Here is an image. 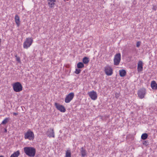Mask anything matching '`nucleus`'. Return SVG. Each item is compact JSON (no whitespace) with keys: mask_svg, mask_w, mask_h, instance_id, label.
Returning <instances> with one entry per match:
<instances>
[{"mask_svg":"<svg viewBox=\"0 0 157 157\" xmlns=\"http://www.w3.org/2000/svg\"><path fill=\"white\" fill-rule=\"evenodd\" d=\"M146 94V90L145 88L140 89L138 92V95L140 98L142 99L143 98Z\"/></svg>","mask_w":157,"mask_h":157,"instance_id":"7","label":"nucleus"},{"mask_svg":"<svg viewBox=\"0 0 157 157\" xmlns=\"http://www.w3.org/2000/svg\"><path fill=\"white\" fill-rule=\"evenodd\" d=\"M10 118H6L2 122L1 124H5L9 121Z\"/></svg>","mask_w":157,"mask_h":157,"instance_id":"22","label":"nucleus"},{"mask_svg":"<svg viewBox=\"0 0 157 157\" xmlns=\"http://www.w3.org/2000/svg\"><path fill=\"white\" fill-rule=\"evenodd\" d=\"M47 134L48 136L50 137H55L54 132L53 129H50L49 130H48Z\"/></svg>","mask_w":157,"mask_h":157,"instance_id":"11","label":"nucleus"},{"mask_svg":"<svg viewBox=\"0 0 157 157\" xmlns=\"http://www.w3.org/2000/svg\"><path fill=\"white\" fill-rule=\"evenodd\" d=\"M120 75L121 77L125 76L126 75V72L125 70L122 69L119 71Z\"/></svg>","mask_w":157,"mask_h":157,"instance_id":"16","label":"nucleus"},{"mask_svg":"<svg viewBox=\"0 0 157 157\" xmlns=\"http://www.w3.org/2000/svg\"><path fill=\"white\" fill-rule=\"evenodd\" d=\"M80 153L82 157H84L86 155V151L82 147L80 149Z\"/></svg>","mask_w":157,"mask_h":157,"instance_id":"15","label":"nucleus"},{"mask_svg":"<svg viewBox=\"0 0 157 157\" xmlns=\"http://www.w3.org/2000/svg\"><path fill=\"white\" fill-rule=\"evenodd\" d=\"M13 114L14 115L16 116V115H17L18 114V113H13Z\"/></svg>","mask_w":157,"mask_h":157,"instance_id":"30","label":"nucleus"},{"mask_svg":"<svg viewBox=\"0 0 157 157\" xmlns=\"http://www.w3.org/2000/svg\"><path fill=\"white\" fill-rule=\"evenodd\" d=\"M140 43L141 42L140 41H138L137 42L136 46L138 48L139 47L140 45Z\"/></svg>","mask_w":157,"mask_h":157,"instance_id":"27","label":"nucleus"},{"mask_svg":"<svg viewBox=\"0 0 157 157\" xmlns=\"http://www.w3.org/2000/svg\"><path fill=\"white\" fill-rule=\"evenodd\" d=\"M64 0L65 1H66V0Z\"/></svg>","mask_w":157,"mask_h":157,"instance_id":"34","label":"nucleus"},{"mask_svg":"<svg viewBox=\"0 0 157 157\" xmlns=\"http://www.w3.org/2000/svg\"><path fill=\"white\" fill-rule=\"evenodd\" d=\"M48 4L49 7L51 8H53L54 6V5L55 4V3L52 2H50V1H48Z\"/></svg>","mask_w":157,"mask_h":157,"instance_id":"20","label":"nucleus"},{"mask_svg":"<svg viewBox=\"0 0 157 157\" xmlns=\"http://www.w3.org/2000/svg\"><path fill=\"white\" fill-rule=\"evenodd\" d=\"M24 138L25 139H28L29 140H33L34 139V136L33 132L30 130H29L25 133Z\"/></svg>","mask_w":157,"mask_h":157,"instance_id":"4","label":"nucleus"},{"mask_svg":"<svg viewBox=\"0 0 157 157\" xmlns=\"http://www.w3.org/2000/svg\"><path fill=\"white\" fill-rule=\"evenodd\" d=\"M143 144L144 145L146 146H147L148 145V144H147V142L146 141H144L143 142Z\"/></svg>","mask_w":157,"mask_h":157,"instance_id":"26","label":"nucleus"},{"mask_svg":"<svg viewBox=\"0 0 157 157\" xmlns=\"http://www.w3.org/2000/svg\"><path fill=\"white\" fill-rule=\"evenodd\" d=\"M151 85V87L153 89L157 90V84L155 81H152Z\"/></svg>","mask_w":157,"mask_h":157,"instance_id":"14","label":"nucleus"},{"mask_svg":"<svg viewBox=\"0 0 157 157\" xmlns=\"http://www.w3.org/2000/svg\"><path fill=\"white\" fill-rule=\"evenodd\" d=\"M88 94L92 100H95L97 98V94L94 90L88 92Z\"/></svg>","mask_w":157,"mask_h":157,"instance_id":"10","label":"nucleus"},{"mask_svg":"<svg viewBox=\"0 0 157 157\" xmlns=\"http://www.w3.org/2000/svg\"><path fill=\"white\" fill-rule=\"evenodd\" d=\"M153 9L155 11L156 10V9L154 7H153Z\"/></svg>","mask_w":157,"mask_h":157,"instance_id":"32","label":"nucleus"},{"mask_svg":"<svg viewBox=\"0 0 157 157\" xmlns=\"http://www.w3.org/2000/svg\"><path fill=\"white\" fill-rule=\"evenodd\" d=\"M20 152L19 151H17L16 152H14L12 154L10 157H18L20 155Z\"/></svg>","mask_w":157,"mask_h":157,"instance_id":"17","label":"nucleus"},{"mask_svg":"<svg viewBox=\"0 0 157 157\" xmlns=\"http://www.w3.org/2000/svg\"><path fill=\"white\" fill-rule=\"evenodd\" d=\"M81 71V70L80 69H75V72L76 74L78 75L80 73Z\"/></svg>","mask_w":157,"mask_h":157,"instance_id":"24","label":"nucleus"},{"mask_svg":"<svg viewBox=\"0 0 157 157\" xmlns=\"http://www.w3.org/2000/svg\"><path fill=\"white\" fill-rule=\"evenodd\" d=\"M4 132H7V130L6 128L5 129Z\"/></svg>","mask_w":157,"mask_h":157,"instance_id":"31","label":"nucleus"},{"mask_svg":"<svg viewBox=\"0 0 157 157\" xmlns=\"http://www.w3.org/2000/svg\"><path fill=\"white\" fill-rule=\"evenodd\" d=\"M48 1H50V2H52L55 3L56 0H47Z\"/></svg>","mask_w":157,"mask_h":157,"instance_id":"29","label":"nucleus"},{"mask_svg":"<svg viewBox=\"0 0 157 157\" xmlns=\"http://www.w3.org/2000/svg\"><path fill=\"white\" fill-rule=\"evenodd\" d=\"M89 59L86 57L83 58L82 59L83 62L85 64H87L89 62Z\"/></svg>","mask_w":157,"mask_h":157,"instance_id":"18","label":"nucleus"},{"mask_svg":"<svg viewBox=\"0 0 157 157\" xmlns=\"http://www.w3.org/2000/svg\"><path fill=\"white\" fill-rule=\"evenodd\" d=\"M65 157H71V152L69 150H67L66 151Z\"/></svg>","mask_w":157,"mask_h":157,"instance_id":"23","label":"nucleus"},{"mask_svg":"<svg viewBox=\"0 0 157 157\" xmlns=\"http://www.w3.org/2000/svg\"><path fill=\"white\" fill-rule=\"evenodd\" d=\"M13 90L16 92H19L22 90V86L19 82H16L13 85Z\"/></svg>","mask_w":157,"mask_h":157,"instance_id":"2","label":"nucleus"},{"mask_svg":"<svg viewBox=\"0 0 157 157\" xmlns=\"http://www.w3.org/2000/svg\"><path fill=\"white\" fill-rule=\"evenodd\" d=\"M0 157H4L3 156L1 155L0 156Z\"/></svg>","mask_w":157,"mask_h":157,"instance_id":"33","label":"nucleus"},{"mask_svg":"<svg viewBox=\"0 0 157 157\" xmlns=\"http://www.w3.org/2000/svg\"><path fill=\"white\" fill-rule=\"evenodd\" d=\"M15 20L17 26L19 27L20 25V17L17 15H16L15 17Z\"/></svg>","mask_w":157,"mask_h":157,"instance_id":"13","label":"nucleus"},{"mask_svg":"<svg viewBox=\"0 0 157 157\" xmlns=\"http://www.w3.org/2000/svg\"><path fill=\"white\" fill-rule=\"evenodd\" d=\"M105 73L108 76L111 75L113 74V69L111 66L107 65L104 68Z\"/></svg>","mask_w":157,"mask_h":157,"instance_id":"6","label":"nucleus"},{"mask_svg":"<svg viewBox=\"0 0 157 157\" xmlns=\"http://www.w3.org/2000/svg\"><path fill=\"white\" fill-rule=\"evenodd\" d=\"M119 96V94L118 93H116L115 94V97L117 98Z\"/></svg>","mask_w":157,"mask_h":157,"instance_id":"28","label":"nucleus"},{"mask_svg":"<svg viewBox=\"0 0 157 157\" xmlns=\"http://www.w3.org/2000/svg\"><path fill=\"white\" fill-rule=\"evenodd\" d=\"M24 150L25 154L29 157H34L36 154L35 149L31 147H25Z\"/></svg>","mask_w":157,"mask_h":157,"instance_id":"1","label":"nucleus"},{"mask_svg":"<svg viewBox=\"0 0 157 157\" xmlns=\"http://www.w3.org/2000/svg\"><path fill=\"white\" fill-rule=\"evenodd\" d=\"M33 41V39L31 37L26 38L25 41L23 43V47L24 48H28L32 44Z\"/></svg>","mask_w":157,"mask_h":157,"instance_id":"3","label":"nucleus"},{"mask_svg":"<svg viewBox=\"0 0 157 157\" xmlns=\"http://www.w3.org/2000/svg\"><path fill=\"white\" fill-rule=\"evenodd\" d=\"M55 105L56 106L57 109L62 112H64L66 111V109L65 107L62 105H60L59 104L57 103H55Z\"/></svg>","mask_w":157,"mask_h":157,"instance_id":"9","label":"nucleus"},{"mask_svg":"<svg viewBox=\"0 0 157 157\" xmlns=\"http://www.w3.org/2000/svg\"><path fill=\"white\" fill-rule=\"evenodd\" d=\"M74 94L73 93H69L66 96L65 100V102L66 103L69 102L74 97Z\"/></svg>","mask_w":157,"mask_h":157,"instance_id":"8","label":"nucleus"},{"mask_svg":"<svg viewBox=\"0 0 157 157\" xmlns=\"http://www.w3.org/2000/svg\"><path fill=\"white\" fill-rule=\"evenodd\" d=\"M15 56L16 57V60L18 63H20L21 62L20 58L19 57H18L17 56V55H16Z\"/></svg>","mask_w":157,"mask_h":157,"instance_id":"25","label":"nucleus"},{"mask_svg":"<svg viewBox=\"0 0 157 157\" xmlns=\"http://www.w3.org/2000/svg\"><path fill=\"white\" fill-rule=\"evenodd\" d=\"M121 60V55L120 53L116 54L114 57V64L115 65H118L119 64Z\"/></svg>","mask_w":157,"mask_h":157,"instance_id":"5","label":"nucleus"},{"mask_svg":"<svg viewBox=\"0 0 157 157\" xmlns=\"http://www.w3.org/2000/svg\"><path fill=\"white\" fill-rule=\"evenodd\" d=\"M84 65L83 63L81 62H79L77 64V67L78 68H82L83 67Z\"/></svg>","mask_w":157,"mask_h":157,"instance_id":"19","label":"nucleus"},{"mask_svg":"<svg viewBox=\"0 0 157 157\" xmlns=\"http://www.w3.org/2000/svg\"><path fill=\"white\" fill-rule=\"evenodd\" d=\"M143 62L141 61H139L138 62L137 66V69L139 71H140L143 70Z\"/></svg>","mask_w":157,"mask_h":157,"instance_id":"12","label":"nucleus"},{"mask_svg":"<svg viewBox=\"0 0 157 157\" xmlns=\"http://www.w3.org/2000/svg\"><path fill=\"white\" fill-rule=\"evenodd\" d=\"M148 137V135L146 133H144L142 134L141 138L142 140H145Z\"/></svg>","mask_w":157,"mask_h":157,"instance_id":"21","label":"nucleus"}]
</instances>
